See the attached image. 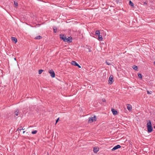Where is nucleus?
Instances as JSON below:
<instances>
[{
    "label": "nucleus",
    "instance_id": "9",
    "mask_svg": "<svg viewBox=\"0 0 155 155\" xmlns=\"http://www.w3.org/2000/svg\"><path fill=\"white\" fill-rule=\"evenodd\" d=\"M112 113L113 115H116L118 114V112L116 110L114 109H112L111 110Z\"/></svg>",
    "mask_w": 155,
    "mask_h": 155
},
{
    "label": "nucleus",
    "instance_id": "26",
    "mask_svg": "<svg viewBox=\"0 0 155 155\" xmlns=\"http://www.w3.org/2000/svg\"><path fill=\"white\" fill-rule=\"evenodd\" d=\"M106 63L108 65H109L111 64L110 63V62L108 61H106Z\"/></svg>",
    "mask_w": 155,
    "mask_h": 155
},
{
    "label": "nucleus",
    "instance_id": "24",
    "mask_svg": "<svg viewBox=\"0 0 155 155\" xmlns=\"http://www.w3.org/2000/svg\"><path fill=\"white\" fill-rule=\"evenodd\" d=\"M147 94H151V93H152V92L151 91H149L148 90L147 91Z\"/></svg>",
    "mask_w": 155,
    "mask_h": 155
},
{
    "label": "nucleus",
    "instance_id": "3",
    "mask_svg": "<svg viewBox=\"0 0 155 155\" xmlns=\"http://www.w3.org/2000/svg\"><path fill=\"white\" fill-rule=\"evenodd\" d=\"M60 38L61 39L63 40L64 42L66 40V35L64 34H61L59 35Z\"/></svg>",
    "mask_w": 155,
    "mask_h": 155
},
{
    "label": "nucleus",
    "instance_id": "2",
    "mask_svg": "<svg viewBox=\"0 0 155 155\" xmlns=\"http://www.w3.org/2000/svg\"><path fill=\"white\" fill-rule=\"evenodd\" d=\"M97 118L95 116H94L93 117H89L88 122V123H91L93 122L94 121H96Z\"/></svg>",
    "mask_w": 155,
    "mask_h": 155
},
{
    "label": "nucleus",
    "instance_id": "19",
    "mask_svg": "<svg viewBox=\"0 0 155 155\" xmlns=\"http://www.w3.org/2000/svg\"><path fill=\"white\" fill-rule=\"evenodd\" d=\"M53 31L54 33H56L57 31V28L56 27H54L53 28Z\"/></svg>",
    "mask_w": 155,
    "mask_h": 155
},
{
    "label": "nucleus",
    "instance_id": "29",
    "mask_svg": "<svg viewBox=\"0 0 155 155\" xmlns=\"http://www.w3.org/2000/svg\"><path fill=\"white\" fill-rule=\"evenodd\" d=\"M24 129H23V128H22V129H19V128H18V130H19L20 131H21V130H24Z\"/></svg>",
    "mask_w": 155,
    "mask_h": 155
},
{
    "label": "nucleus",
    "instance_id": "14",
    "mask_svg": "<svg viewBox=\"0 0 155 155\" xmlns=\"http://www.w3.org/2000/svg\"><path fill=\"white\" fill-rule=\"evenodd\" d=\"M12 41H14L15 42V43H16L17 42V39L16 38L14 37H12Z\"/></svg>",
    "mask_w": 155,
    "mask_h": 155
},
{
    "label": "nucleus",
    "instance_id": "30",
    "mask_svg": "<svg viewBox=\"0 0 155 155\" xmlns=\"http://www.w3.org/2000/svg\"><path fill=\"white\" fill-rule=\"evenodd\" d=\"M77 66L79 68H81V66L78 64V66Z\"/></svg>",
    "mask_w": 155,
    "mask_h": 155
},
{
    "label": "nucleus",
    "instance_id": "27",
    "mask_svg": "<svg viewBox=\"0 0 155 155\" xmlns=\"http://www.w3.org/2000/svg\"><path fill=\"white\" fill-rule=\"evenodd\" d=\"M102 101L103 102H105L106 101L105 99L104 98H103L102 99Z\"/></svg>",
    "mask_w": 155,
    "mask_h": 155
},
{
    "label": "nucleus",
    "instance_id": "8",
    "mask_svg": "<svg viewBox=\"0 0 155 155\" xmlns=\"http://www.w3.org/2000/svg\"><path fill=\"white\" fill-rule=\"evenodd\" d=\"M121 147V146L119 145H117L115 147H114L113 149H112V150L113 151H114L115 150L120 148Z\"/></svg>",
    "mask_w": 155,
    "mask_h": 155
},
{
    "label": "nucleus",
    "instance_id": "10",
    "mask_svg": "<svg viewBox=\"0 0 155 155\" xmlns=\"http://www.w3.org/2000/svg\"><path fill=\"white\" fill-rule=\"evenodd\" d=\"M127 109L130 111V110H132V107L131 106L130 104H127Z\"/></svg>",
    "mask_w": 155,
    "mask_h": 155
},
{
    "label": "nucleus",
    "instance_id": "21",
    "mask_svg": "<svg viewBox=\"0 0 155 155\" xmlns=\"http://www.w3.org/2000/svg\"><path fill=\"white\" fill-rule=\"evenodd\" d=\"M133 68L135 70H136L137 69L138 67L136 65H134L133 67Z\"/></svg>",
    "mask_w": 155,
    "mask_h": 155
},
{
    "label": "nucleus",
    "instance_id": "36",
    "mask_svg": "<svg viewBox=\"0 0 155 155\" xmlns=\"http://www.w3.org/2000/svg\"><path fill=\"white\" fill-rule=\"evenodd\" d=\"M47 155H49V154H48V153H47Z\"/></svg>",
    "mask_w": 155,
    "mask_h": 155
},
{
    "label": "nucleus",
    "instance_id": "33",
    "mask_svg": "<svg viewBox=\"0 0 155 155\" xmlns=\"http://www.w3.org/2000/svg\"><path fill=\"white\" fill-rule=\"evenodd\" d=\"M25 132V131H23V134H24Z\"/></svg>",
    "mask_w": 155,
    "mask_h": 155
},
{
    "label": "nucleus",
    "instance_id": "31",
    "mask_svg": "<svg viewBox=\"0 0 155 155\" xmlns=\"http://www.w3.org/2000/svg\"><path fill=\"white\" fill-rule=\"evenodd\" d=\"M89 52H91V50H90V49L89 48Z\"/></svg>",
    "mask_w": 155,
    "mask_h": 155
},
{
    "label": "nucleus",
    "instance_id": "15",
    "mask_svg": "<svg viewBox=\"0 0 155 155\" xmlns=\"http://www.w3.org/2000/svg\"><path fill=\"white\" fill-rule=\"evenodd\" d=\"M129 5L130 6H131L132 7H134V4L133 2H132L130 0L129 2Z\"/></svg>",
    "mask_w": 155,
    "mask_h": 155
},
{
    "label": "nucleus",
    "instance_id": "1",
    "mask_svg": "<svg viewBox=\"0 0 155 155\" xmlns=\"http://www.w3.org/2000/svg\"><path fill=\"white\" fill-rule=\"evenodd\" d=\"M147 132L150 133L153 131V127L152 125V123L151 120H147Z\"/></svg>",
    "mask_w": 155,
    "mask_h": 155
},
{
    "label": "nucleus",
    "instance_id": "37",
    "mask_svg": "<svg viewBox=\"0 0 155 155\" xmlns=\"http://www.w3.org/2000/svg\"><path fill=\"white\" fill-rule=\"evenodd\" d=\"M21 127H20V129H21Z\"/></svg>",
    "mask_w": 155,
    "mask_h": 155
},
{
    "label": "nucleus",
    "instance_id": "4",
    "mask_svg": "<svg viewBox=\"0 0 155 155\" xmlns=\"http://www.w3.org/2000/svg\"><path fill=\"white\" fill-rule=\"evenodd\" d=\"M108 84H111L114 82L113 80V75H110L109 79L108 80Z\"/></svg>",
    "mask_w": 155,
    "mask_h": 155
},
{
    "label": "nucleus",
    "instance_id": "12",
    "mask_svg": "<svg viewBox=\"0 0 155 155\" xmlns=\"http://www.w3.org/2000/svg\"><path fill=\"white\" fill-rule=\"evenodd\" d=\"M99 148L97 147H94L93 148V151L94 153H97L99 150Z\"/></svg>",
    "mask_w": 155,
    "mask_h": 155
},
{
    "label": "nucleus",
    "instance_id": "20",
    "mask_svg": "<svg viewBox=\"0 0 155 155\" xmlns=\"http://www.w3.org/2000/svg\"><path fill=\"white\" fill-rule=\"evenodd\" d=\"M138 76L139 78H140L141 80L142 79V75L140 73H138Z\"/></svg>",
    "mask_w": 155,
    "mask_h": 155
},
{
    "label": "nucleus",
    "instance_id": "25",
    "mask_svg": "<svg viewBox=\"0 0 155 155\" xmlns=\"http://www.w3.org/2000/svg\"><path fill=\"white\" fill-rule=\"evenodd\" d=\"M14 4L16 6H18V5L17 2L16 1H14Z\"/></svg>",
    "mask_w": 155,
    "mask_h": 155
},
{
    "label": "nucleus",
    "instance_id": "7",
    "mask_svg": "<svg viewBox=\"0 0 155 155\" xmlns=\"http://www.w3.org/2000/svg\"><path fill=\"white\" fill-rule=\"evenodd\" d=\"M72 38L71 37H68V38H66V40H65V42H72Z\"/></svg>",
    "mask_w": 155,
    "mask_h": 155
},
{
    "label": "nucleus",
    "instance_id": "23",
    "mask_svg": "<svg viewBox=\"0 0 155 155\" xmlns=\"http://www.w3.org/2000/svg\"><path fill=\"white\" fill-rule=\"evenodd\" d=\"M43 71V70H39L38 71V74H41Z\"/></svg>",
    "mask_w": 155,
    "mask_h": 155
},
{
    "label": "nucleus",
    "instance_id": "6",
    "mask_svg": "<svg viewBox=\"0 0 155 155\" xmlns=\"http://www.w3.org/2000/svg\"><path fill=\"white\" fill-rule=\"evenodd\" d=\"M49 72L52 78H54L55 76V74L53 70H51L49 71Z\"/></svg>",
    "mask_w": 155,
    "mask_h": 155
},
{
    "label": "nucleus",
    "instance_id": "5",
    "mask_svg": "<svg viewBox=\"0 0 155 155\" xmlns=\"http://www.w3.org/2000/svg\"><path fill=\"white\" fill-rule=\"evenodd\" d=\"M140 3L141 4H143L145 6L148 5L147 0H141Z\"/></svg>",
    "mask_w": 155,
    "mask_h": 155
},
{
    "label": "nucleus",
    "instance_id": "11",
    "mask_svg": "<svg viewBox=\"0 0 155 155\" xmlns=\"http://www.w3.org/2000/svg\"><path fill=\"white\" fill-rule=\"evenodd\" d=\"M71 64L73 65H74L75 66H78V64L75 61H72L71 62Z\"/></svg>",
    "mask_w": 155,
    "mask_h": 155
},
{
    "label": "nucleus",
    "instance_id": "18",
    "mask_svg": "<svg viewBox=\"0 0 155 155\" xmlns=\"http://www.w3.org/2000/svg\"><path fill=\"white\" fill-rule=\"evenodd\" d=\"M100 34V30H96L95 32V35H99Z\"/></svg>",
    "mask_w": 155,
    "mask_h": 155
},
{
    "label": "nucleus",
    "instance_id": "16",
    "mask_svg": "<svg viewBox=\"0 0 155 155\" xmlns=\"http://www.w3.org/2000/svg\"><path fill=\"white\" fill-rule=\"evenodd\" d=\"M42 37L40 36V35L36 37L35 38V39H38V40H40L42 38Z\"/></svg>",
    "mask_w": 155,
    "mask_h": 155
},
{
    "label": "nucleus",
    "instance_id": "28",
    "mask_svg": "<svg viewBox=\"0 0 155 155\" xmlns=\"http://www.w3.org/2000/svg\"><path fill=\"white\" fill-rule=\"evenodd\" d=\"M59 118H58L57 120L56 121V124L58 122V121H59Z\"/></svg>",
    "mask_w": 155,
    "mask_h": 155
},
{
    "label": "nucleus",
    "instance_id": "17",
    "mask_svg": "<svg viewBox=\"0 0 155 155\" xmlns=\"http://www.w3.org/2000/svg\"><path fill=\"white\" fill-rule=\"evenodd\" d=\"M19 113V110L18 109H17L15 111L14 114H15V115L18 116Z\"/></svg>",
    "mask_w": 155,
    "mask_h": 155
},
{
    "label": "nucleus",
    "instance_id": "32",
    "mask_svg": "<svg viewBox=\"0 0 155 155\" xmlns=\"http://www.w3.org/2000/svg\"><path fill=\"white\" fill-rule=\"evenodd\" d=\"M153 64L155 66V61L153 62Z\"/></svg>",
    "mask_w": 155,
    "mask_h": 155
},
{
    "label": "nucleus",
    "instance_id": "35",
    "mask_svg": "<svg viewBox=\"0 0 155 155\" xmlns=\"http://www.w3.org/2000/svg\"><path fill=\"white\" fill-rule=\"evenodd\" d=\"M153 127L154 129H155V126H154Z\"/></svg>",
    "mask_w": 155,
    "mask_h": 155
},
{
    "label": "nucleus",
    "instance_id": "13",
    "mask_svg": "<svg viewBox=\"0 0 155 155\" xmlns=\"http://www.w3.org/2000/svg\"><path fill=\"white\" fill-rule=\"evenodd\" d=\"M98 38H97L98 40L100 41H102L103 38L102 36L100 34V35H98Z\"/></svg>",
    "mask_w": 155,
    "mask_h": 155
},
{
    "label": "nucleus",
    "instance_id": "22",
    "mask_svg": "<svg viewBox=\"0 0 155 155\" xmlns=\"http://www.w3.org/2000/svg\"><path fill=\"white\" fill-rule=\"evenodd\" d=\"M37 132V131L36 130H35L31 132V133L33 134H35Z\"/></svg>",
    "mask_w": 155,
    "mask_h": 155
},
{
    "label": "nucleus",
    "instance_id": "34",
    "mask_svg": "<svg viewBox=\"0 0 155 155\" xmlns=\"http://www.w3.org/2000/svg\"><path fill=\"white\" fill-rule=\"evenodd\" d=\"M14 60H16V58H14Z\"/></svg>",
    "mask_w": 155,
    "mask_h": 155
}]
</instances>
